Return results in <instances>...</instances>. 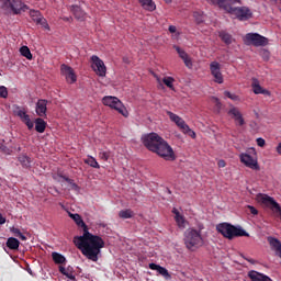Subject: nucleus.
<instances>
[{"label": "nucleus", "instance_id": "1", "mask_svg": "<svg viewBox=\"0 0 281 281\" xmlns=\"http://www.w3.org/2000/svg\"><path fill=\"white\" fill-rule=\"evenodd\" d=\"M72 221L78 227L83 229V236H77L74 238V244L77 248L81 250V254L92 260V262H98L101 249L104 247V239L98 235L89 233V226L82 220V216L78 213H68Z\"/></svg>", "mask_w": 281, "mask_h": 281}, {"label": "nucleus", "instance_id": "2", "mask_svg": "<svg viewBox=\"0 0 281 281\" xmlns=\"http://www.w3.org/2000/svg\"><path fill=\"white\" fill-rule=\"evenodd\" d=\"M142 142L151 153H156L167 161H175V150L168 143L157 133H150L142 137Z\"/></svg>", "mask_w": 281, "mask_h": 281}, {"label": "nucleus", "instance_id": "3", "mask_svg": "<svg viewBox=\"0 0 281 281\" xmlns=\"http://www.w3.org/2000/svg\"><path fill=\"white\" fill-rule=\"evenodd\" d=\"M204 229L203 225H199V231L196 228H188L184 232V245L189 251H196L200 247H203L204 240L201 235V231Z\"/></svg>", "mask_w": 281, "mask_h": 281}, {"label": "nucleus", "instance_id": "4", "mask_svg": "<svg viewBox=\"0 0 281 281\" xmlns=\"http://www.w3.org/2000/svg\"><path fill=\"white\" fill-rule=\"evenodd\" d=\"M216 231L218 232V234H222L224 238H228V240H234V238H238L243 236H246L247 238H249V233L245 232L243 227L240 226L237 227L226 222L217 224Z\"/></svg>", "mask_w": 281, "mask_h": 281}, {"label": "nucleus", "instance_id": "5", "mask_svg": "<svg viewBox=\"0 0 281 281\" xmlns=\"http://www.w3.org/2000/svg\"><path fill=\"white\" fill-rule=\"evenodd\" d=\"M102 103L104 104V106H110V109H114L115 111L121 113L123 117H128V111H126V106H124V104L122 103V101H120V99H117V97H104L102 99Z\"/></svg>", "mask_w": 281, "mask_h": 281}, {"label": "nucleus", "instance_id": "6", "mask_svg": "<svg viewBox=\"0 0 281 281\" xmlns=\"http://www.w3.org/2000/svg\"><path fill=\"white\" fill-rule=\"evenodd\" d=\"M244 41L246 45H254V47H267L269 45V38L258 33L246 34Z\"/></svg>", "mask_w": 281, "mask_h": 281}, {"label": "nucleus", "instance_id": "7", "mask_svg": "<svg viewBox=\"0 0 281 281\" xmlns=\"http://www.w3.org/2000/svg\"><path fill=\"white\" fill-rule=\"evenodd\" d=\"M13 113L18 117H20V120H21V122H23V124H25L27 126L29 131H32V128H34V122H32V120L30 119V116L27 114V110L25 108L15 105Z\"/></svg>", "mask_w": 281, "mask_h": 281}, {"label": "nucleus", "instance_id": "8", "mask_svg": "<svg viewBox=\"0 0 281 281\" xmlns=\"http://www.w3.org/2000/svg\"><path fill=\"white\" fill-rule=\"evenodd\" d=\"M213 5H217L221 10H224L228 14H232L233 10L236 8V3H240V0H210Z\"/></svg>", "mask_w": 281, "mask_h": 281}, {"label": "nucleus", "instance_id": "9", "mask_svg": "<svg viewBox=\"0 0 281 281\" xmlns=\"http://www.w3.org/2000/svg\"><path fill=\"white\" fill-rule=\"evenodd\" d=\"M231 14L236 16L238 21H249L254 16V13L248 7H235Z\"/></svg>", "mask_w": 281, "mask_h": 281}, {"label": "nucleus", "instance_id": "10", "mask_svg": "<svg viewBox=\"0 0 281 281\" xmlns=\"http://www.w3.org/2000/svg\"><path fill=\"white\" fill-rule=\"evenodd\" d=\"M91 68L97 74V76H100L101 78H104L106 76V66L104 65V61L98 57V55H93L91 57Z\"/></svg>", "mask_w": 281, "mask_h": 281}, {"label": "nucleus", "instance_id": "11", "mask_svg": "<svg viewBox=\"0 0 281 281\" xmlns=\"http://www.w3.org/2000/svg\"><path fill=\"white\" fill-rule=\"evenodd\" d=\"M2 3L4 8H11L15 14H21V11L27 10V5L23 4L21 0H2Z\"/></svg>", "mask_w": 281, "mask_h": 281}, {"label": "nucleus", "instance_id": "12", "mask_svg": "<svg viewBox=\"0 0 281 281\" xmlns=\"http://www.w3.org/2000/svg\"><path fill=\"white\" fill-rule=\"evenodd\" d=\"M60 71L61 75L65 76L68 85H74V82L78 80V77L76 76V72L74 71V68H71V66H67V64H61Z\"/></svg>", "mask_w": 281, "mask_h": 281}, {"label": "nucleus", "instance_id": "13", "mask_svg": "<svg viewBox=\"0 0 281 281\" xmlns=\"http://www.w3.org/2000/svg\"><path fill=\"white\" fill-rule=\"evenodd\" d=\"M210 71L217 85H223V72H221V64L218 61H212L210 64Z\"/></svg>", "mask_w": 281, "mask_h": 281}, {"label": "nucleus", "instance_id": "14", "mask_svg": "<svg viewBox=\"0 0 281 281\" xmlns=\"http://www.w3.org/2000/svg\"><path fill=\"white\" fill-rule=\"evenodd\" d=\"M239 159L241 164H245L247 168L251 170H260V166L258 165V160L254 159L249 154H240Z\"/></svg>", "mask_w": 281, "mask_h": 281}, {"label": "nucleus", "instance_id": "15", "mask_svg": "<svg viewBox=\"0 0 281 281\" xmlns=\"http://www.w3.org/2000/svg\"><path fill=\"white\" fill-rule=\"evenodd\" d=\"M167 115L169 117V120H171L173 123H176V125L178 126V128H180V131L183 133V131H190V126L188 124H186V121H183V119H181V116L175 114L171 111H167Z\"/></svg>", "mask_w": 281, "mask_h": 281}, {"label": "nucleus", "instance_id": "16", "mask_svg": "<svg viewBox=\"0 0 281 281\" xmlns=\"http://www.w3.org/2000/svg\"><path fill=\"white\" fill-rule=\"evenodd\" d=\"M35 113L38 115V117H47V100H37L35 105Z\"/></svg>", "mask_w": 281, "mask_h": 281}, {"label": "nucleus", "instance_id": "17", "mask_svg": "<svg viewBox=\"0 0 281 281\" xmlns=\"http://www.w3.org/2000/svg\"><path fill=\"white\" fill-rule=\"evenodd\" d=\"M251 87L256 95H271V92H269L267 89H263L258 79H252Z\"/></svg>", "mask_w": 281, "mask_h": 281}, {"label": "nucleus", "instance_id": "18", "mask_svg": "<svg viewBox=\"0 0 281 281\" xmlns=\"http://www.w3.org/2000/svg\"><path fill=\"white\" fill-rule=\"evenodd\" d=\"M173 48L176 49L180 58L183 60L186 67H188L189 69H192V59H190V56H188V53H186V50H183L179 46H173Z\"/></svg>", "mask_w": 281, "mask_h": 281}, {"label": "nucleus", "instance_id": "19", "mask_svg": "<svg viewBox=\"0 0 281 281\" xmlns=\"http://www.w3.org/2000/svg\"><path fill=\"white\" fill-rule=\"evenodd\" d=\"M149 269H151V271H157L166 280H170V278H171L170 272H168V269H166L157 263H149Z\"/></svg>", "mask_w": 281, "mask_h": 281}, {"label": "nucleus", "instance_id": "20", "mask_svg": "<svg viewBox=\"0 0 281 281\" xmlns=\"http://www.w3.org/2000/svg\"><path fill=\"white\" fill-rule=\"evenodd\" d=\"M248 278H249L251 281H273V280H271V278H269L267 274L260 273V272L255 271V270H250V271L248 272Z\"/></svg>", "mask_w": 281, "mask_h": 281}, {"label": "nucleus", "instance_id": "21", "mask_svg": "<svg viewBox=\"0 0 281 281\" xmlns=\"http://www.w3.org/2000/svg\"><path fill=\"white\" fill-rule=\"evenodd\" d=\"M267 241L270 245V249H272V251H274V254L277 256V254H279V251H281V241H280V239H278L273 236H268Z\"/></svg>", "mask_w": 281, "mask_h": 281}, {"label": "nucleus", "instance_id": "22", "mask_svg": "<svg viewBox=\"0 0 281 281\" xmlns=\"http://www.w3.org/2000/svg\"><path fill=\"white\" fill-rule=\"evenodd\" d=\"M138 3L142 5L143 10L147 12H155L157 10V4L153 0H138Z\"/></svg>", "mask_w": 281, "mask_h": 281}, {"label": "nucleus", "instance_id": "23", "mask_svg": "<svg viewBox=\"0 0 281 281\" xmlns=\"http://www.w3.org/2000/svg\"><path fill=\"white\" fill-rule=\"evenodd\" d=\"M30 16L34 21V23H37L38 25H45L46 23V20L44 19L43 15H41L40 11L31 10Z\"/></svg>", "mask_w": 281, "mask_h": 281}, {"label": "nucleus", "instance_id": "24", "mask_svg": "<svg viewBox=\"0 0 281 281\" xmlns=\"http://www.w3.org/2000/svg\"><path fill=\"white\" fill-rule=\"evenodd\" d=\"M172 214H175V221L180 228H186V217L179 212V210L173 209Z\"/></svg>", "mask_w": 281, "mask_h": 281}, {"label": "nucleus", "instance_id": "25", "mask_svg": "<svg viewBox=\"0 0 281 281\" xmlns=\"http://www.w3.org/2000/svg\"><path fill=\"white\" fill-rule=\"evenodd\" d=\"M47 128V122L43 120L42 117H37L35 120V131L36 133H43Z\"/></svg>", "mask_w": 281, "mask_h": 281}, {"label": "nucleus", "instance_id": "26", "mask_svg": "<svg viewBox=\"0 0 281 281\" xmlns=\"http://www.w3.org/2000/svg\"><path fill=\"white\" fill-rule=\"evenodd\" d=\"M21 245V241L14 237H9L7 240V247L11 249L12 251H16L19 249V246Z\"/></svg>", "mask_w": 281, "mask_h": 281}, {"label": "nucleus", "instance_id": "27", "mask_svg": "<svg viewBox=\"0 0 281 281\" xmlns=\"http://www.w3.org/2000/svg\"><path fill=\"white\" fill-rule=\"evenodd\" d=\"M220 38L225 45H232V43H234V37L225 31L220 32Z\"/></svg>", "mask_w": 281, "mask_h": 281}, {"label": "nucleus", "instance_id": "28", "mask_svg": "<svg viewBox=\"0 0 281 281\" xmlns=\"http://www.w3.org/2000/svg\"><path fill=\"white\" fill-rule=\"evenodd\" d=\"M18 159L23 168H30L32 166V158L27 155H21Z\"/></svg>", "mask_w": 281, "mask_h": 281}, {"label": "nucleus", "instance_id": "29", "mask_svg": "<svg viewBox=\"0 0 281 281\" xmlns=\"http://www.w3.org/2000/svg\"><path fill=\"white\" fill-rule=\"evenodd\" d=\"M52 258L55 265H65V262H67V259L65 258V256L58 252H53Z\"/></svg>", "mask_w": 281, "mask_h": 281}, {"label": "nucleus", "instance_id": "30", "mask_svg": "<svg viewBox=\"0 0 281 281\" xmlns=\"http://www.w3.org/2000/svg\"><path fill=\"white\" fill-rule=\"evenodd\" d=\"M135 216V213L131 209L122 210L119 212L120 218H133Z\"/></svg>", "mask_w": 281, "mask_h": 281}, {"label": "nucleus", "instance_id": "31", "mask_svg": "<svg viewBox=\"0 0 281 281\" xmlns=\"http://www.w3.org/2000/svg\"><path fill=\"white\" fill-rule=\"evenodd\" d=\"M20 53L24 58H27V60H32V52L30 50V47L27 46H22L20 48Z\"/></svg>", "mask_w": 281, "mask_h": 281}, {"label": "nucleus", "instance_id": "32", "mask_svg": "<svg viewBox=\"0 0 281 281\" xmlns=\"http://www.w3.org/2000/svg\"><path fill=\"white\" fill-rule=\"evenodd\" d=\"M228 115H232L234 120H237V117L240 119V116L243 115L240 113V110H238V108L236 106H232L228 112H227Z\"/></svg>", "mask_w": 281, "mask_h": 281}, {"label": "nucleus", "instance_id": "33", "mask_svg": "<svg viewBox=\"0 0 281 281\" xmlns=\"http://www.w3.org/2000/svg\"><path fill=\"white\" fill-rule=\"evenodd\" d=\"M85 164L90 166L91 168H100V164H98V160H95L94 157L90 156L85 160Z\"/></svg>", "mask_w": 281, "mask_h": 281}, {"label": "nucleus", "instance_id": "34", "mask_svg": "<svg viewBox=\"0 0 281 281\" xmlns=\"http://www.w3.org/2000/svg\"><path fill=\"white\" fill-rule=\"evenodd\" d=\"M193 18L198 24H201L205 21V16L203 15V12H201V11L193 12Z\"/></svg>", "mask_w": 281, "mask_h": 281}, {"label": "nucleus", "instance_id": "35", "mask_svg": "<svg viewBox=\"0 0 281 281\" xmlns=\"http://www.w3.org/2000/svg\"><path fill=\"white\" fill-rule=\"evenodd\" d=\"M162 82H164V85H166V87H168V89L175 90V85H173L175 78H172V77H165L162 79Z\"/></svg>", "mask_w": 281, "mask_h": 281}, {"label": "nucleus", "instance_id": "36", "mask_svg": "<svg viewBox=\"0 0 281 281\" xmlns=\"http://www.w3.org/2000/svg\"><path fill=\"white\" fill-rule=\"evenodd\" d=\"M61 179H64V181H66L67 183H69V186H71L72 190H78V184L76 182H74V179L68 178L67 176H60Z\"/></svg>", "mask_w": 281, "mask_h": 281}, {"label": "nucleus", "instance_id": "37", "mask_svg": "<svg viewBox=\"0 0 281 281\" xmlns=\"http://www.w3.org/2000/svg\"><path fill=\"white\" fill-rule=\"evenodd\" d=\"M99 157H100L103 161H109V157H111V151H100V153H99Z\"/></svg>", "mask_w": 281, "mask_h": 281}, {"label": "nucleus", "instance_id": "38", "mask_svg": "<svg viewBox=\"0 0 281 281\" xmlns=\"http://www.w3.org/2000/svg\"><path fill=\"white\" fill-rule=\"evenodd\" d=\"M0 98H8V88L5 86H0Z\"/></svg>", "mask_w": 281, "mask_h": 281}, {"label": "nucleus", "instance_id": "39", "mask_svg": "<svg viewBox=\"0 0 281 281\" xmlns=\"http://www.w3.org/2000/svg\"><path fill=\"white\" fill-rule=\"evenodd\" d=\"M182 133H184V135H189V137H192V139L196 138V133H194V131H192L190 127L189 130H186Z\"/></svg>", "mask_w": 281, "mask_h": 281}, {"label": "nucleus", "instance_id": "40", "mask_svg": "<svg viewBox=\"0 0 281 281\" xmlns=\"http://www.w3.org/2000/svg\"><path fill=\"white\" fill-rule=\"evenodd\" d=\"M265 144H267L265 138L262 137L257 138V146H259L260 148H265Z\"/></svg>", "mask_w": 281, "mask_h": 281}, {"label": "nucleus", "instance_id": "41", "mask_svg": "<svg viewBox=\"0 0 281 281\" xmlns=\"http://www.w3.org/2000/svg\"><path fill=\"white\" fill-rule=\"evenodd\" d=\"M0 150H1V153H4L5 155H10V149L1 143H0Z\"/></svg>", "mask_w": 281, "mask_h": 281}, {"label": "nucleus", "instance_id": "42", "mask_svg": "<svg viewBox=\"0 0 281 281\" xmlns=\"http://www.w3.org/2000/svg\"><path fill=\"white\" fill-rule=\"evenodd\" d=\"M247 207L249 209V212L252 214V216H258V211L255 206L248 205Z\"/></svg>", "mask_w": 281, "mask_h": 281}, {"label": "nucleus", "instance_id": "43", "mask_svg": "<svg viewBox=\"0 0 281 281\" xmlns=\"http://www.w3.org/2000/svg\"><path fill=\"white\" fill-rule=\"evenodd\" d=\"M235 122H237L238 126H244L245 125V119H243V114L235 119Z\"/></svg>", "mask_w": 281, "mask_h": 281}, {"label": "nucleus", "instance_id": "44", "mask_svg": "<svg viewBox=\"0 0 281 281\" xmlns=\"http://www.w3.org/2000/svg\"><path fill=\"white\" fill-rule=\"evenodd\" d=\"M11 232H12V234H14V236H16V237H19L20 234H21V229L16 228V227H12V228H11Z\"/></svg>", "mask_w": 281, "mask_h": 281}, {"label": "nucleus", "instance_id": "45", "mask_svg": "<svg viewBox=\"0 0 281 281\" xmlns=\"http://www.w3.org/2000/svg\"><path fill=\"white\" fill-rule=\"evenodd\" d=\"M68 280H76V276L74 273L69 272V270L64 274Z\"/></svg>", "mask_w": 281, "mask_h": 281}, {"label": "nucleus", "instance_id": "46", "mask_svg": "<svg viewBox=\"0 0 281 281\" xmlns=\"http://www.w3.org/2000/svg\"><path fill=\"white\" fill-rule=\"evenodd\" d=\"M224 95H226V98H229L231 100H236V95L232 94L229 91H225Z\"/></svg>", "mask_w": 281, "mask_h": 281}, {"label": "nucleus", "instance_id": "47", "mask_svg": "<svg viewBox=\"0 0 281 281\" xmlns=\"http://www.w3.org/2000/svg\"><path fill=\"white\" fill-rule=\"evenodd\" d=\"M217 166H218V168H225L226 166H227V164L225 162V160H218L217 161Z\"/></svg>", "mask_w": 281, "mask_h": 281}, {"label": "nucleus", "instance_id": "48", "mask_svg": "<svg viewBox=\"0 0 281 281\" xmlns=\"http://www.w3.org/2000/svg\"><path fill=\"white\" fill-rule=\"evenodd\" d=\"M169 32H170V34H175L177 32V26L170 25L169 26Z\"/></svg>", "mask_w": 281, "mask_h": 281}, {"label": "nucleus", "instance_id": "49", "mask_svg": "<svg viewBox=\"0 0 281 281\" xmlns=\"http://www.w3.org/2000/svg\"><path fill=\"white\" fill-rule=\"evenodd\" d=\"M262 57L265 60H269V50H263Z\"/></svg>", "mask_w": 281, "mask_h": 281}, {"label": "nucleus", "instance_id": "50", "mask_svg": "<svg viewBox=\"0 0 281 281\" xmlns=\"http://www.w3.org/2000/svg\"><path fill=\"white\" fill-rule=\"evenodd\" d=\"M67 271H68V270L65 269V267L59 266V272H60L63 276H65Z\"/></svg>", "mask_w": 281, "mask_h": 281}, {"label": "nucleus", "instance_id": "51", "mask_svg": "<svg viewBox=\"0 0 281 281\" xmlns=\"http://www.w3.org/2000/svg\"><path fill=\"white\" fill-rule=\"evenodd\" d=\"M217 109H221V101L218 100V98H213Z\"/></svg>", "mask_w": 281, "mask_h": 281}, {"label": "nucleus", "instance_id": "52", "mask_svg": "<svg viewBox=\"0 0 281 281\" xmlns=\"http://www.w3.org/2000/svg\"><path fill=\"white\" fill-rule=\"evenodd\" d=\"M0 225H5V217L0 213Z\"/></svg>", "mask_w": 281, "mask_h": 281}, {"label": "nucleus", "instance_id": "53", "mask_svg": "<svg viewBox=\"0 0 281 281\" xmlns=\"http://www.w3.org/2000/svg\"><path fill=\"white\" fill-rule=\"evenodd\" d=\"M18 238H20V240H27V237H25L23 233H21Z\"/></svg>", "mask_w": 281, "mask_h": 281}, {"label": "nucleus", "instance_id": "54", "mask_svg": "<svg viewBox=\"0 0 281 281\" xmlns=\"http://www.w3.org/2000/svg\"><path fill=\"white\" fill-rule=\"evenodd\" d=\"M277 153L281 155V143H279V145L277 146Z\"/></svg>", "mask_w": 281, "mask_h": 281}, {"label": "nucleus", "instance_id": "55", "mask_svg": "<svg viewBox=\"0 0 281 281\" xmlns=\"http://www.w3.org/2000/svg\"><path fill=\"white\" fill-rule=\"evenodd\" d=\"M247 262H250V265H256V260L246 258Z\"/></svg>", "mask_w": 281, "mask_h": 281}]
</instances>
